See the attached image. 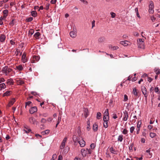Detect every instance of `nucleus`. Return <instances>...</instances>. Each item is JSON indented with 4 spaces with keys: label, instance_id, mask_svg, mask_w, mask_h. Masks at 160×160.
Segmentation results:
<instances>
[{
    "label": "nucleus",
    "instance_id": "f257e3e1",
    "mask_svg": "<svg viewBox=\"0 0 160 160\" xmlns=\"http://www.w3.org/2000/svg\"><path fill=\"white\" fill-rule=\"evenodd\" d=\"M12 71V69L8 66H6L2 68L1 72L3 74H5L6 76H8Z\"/></svg>",
    "mask_w": 160,
    "mask_h": 160
},
{
    "label": "nucleus",
    "instance_id": "f03ea898",
    "mask_svg": "<svg viewBox=\"0 0 160 160\" xmlns=\"http://www.w3.org/2000/svg\"><path fill=\"white\" fill-rule=\"evenodd\" d=\"M73 141L74 142H78L80 144V146L81 147H83L85 145V141L82 139L80 141L78 140L77 139V138L76 137H73Z\"/></svg>",
    "mask_w": 160,
    "mask_h": 160
},
{
    "label": "nucleus",
    "instance_id": "7ed1b4c3",
    "mask_svg": "<svg viewBox=\"0 0 160 160\" xmlns=\"http://www.w3.org/2000/svg\"><path fill=\"white\" fill-rule=\"evenodd\" d=\"M137 41L138 47L140 48L144 49L145 46L144 45V42L143 39L141 38L139 39Z\"/></svg>",
    "mask_w": 160,
    "mask_h": 160
},
{
    "label": "nucleus",
    "instance_id": "20e7f679",
    "mask_svg": "<svg viewBox=\"0 0 160 160\" xmlns=\"http://www.w3.org/2000/svg\"><path fill=\"white\" fill-rule=\"evenodd\" d=\"M149 5V10L148 11L150 13L152 14L154 12V3L152 1H150Z\"/></svg>",
    "mask_w": 160,
    "mask_h": 160
},
{
    "label": "nucleus",
    "instance_id": "39448f33",
    "mask_svg": "<svg viewBox=\"0 0 160 160\" xmlns=\"http://www.w3.org/2000/svg\"><path fill=\"white\" fill-rule=\"evenodd\" d=\"M67 138H65L63 139L61 145L60 146V148L61 149H62L64 148L66 142L67 141Z\"/></svg>",
    "mask_w": 160,
    "mask_h": 160
},
{
    "label": "nucleus",
    "instance_id": "423d86ee",
    "mask_svg": "<svg viewBox=\"0 0 160 160\" xmlns=\"http://www.w3.org/2000/svg\"><path fill=\"white\" fill-rule=\"evenodd\" d=\"M141 90L142 93L144 95V97L146 99L147 98L148 95L147 93V89L145 86H142L141 88Z\"/></svg>",
    "mask_w": 160,
    "mask_h": 160
},
{
    "label": "nucleus",
    "instance_id": "0eeeda50",
    "mask_svg": "<svg viewBox=\"0 0 160 160\" xmlns=\"http://www.w3.org/2000/svg\"><path fill=\"white\" fill-rule=\"evenodd\" d=\"M38 110L37 108L36 107L34 106L31 108L29 109V112L31 114H32L34 112H37Z\"/></svg>",
    "mask_w": 160,
    "mask_h": 160
},
{
    "label": "nucleus",
    "instance_id": "6e6552de",
    "mask_svg": "<svg viewBox=\"0 0 160 160\" xmlns=\"http://www.w3.org/2000/svg\"><path fill=\"white\" fill-rule=\"evenodd\" d=\"M29 122L33 124H37V122L36 121L35 119L33 117L30 118L29 119Z\"/></svg>",
    "mask_w": 160,
    "mask_h": 160
},
{
    "label": "nucleus",
    "instance_id": "1a4fd4ad",
    "mask_svg": "<svg viewBox=\"0 0 160 160\" xmlns=\"http://www.w3.org/2000/svg\"><path fill=\"white\" fill-rule=\"evenodd\" d=\"M70 36L73 38H75L77 36V32L76 30H73L70 32Z\"/></svg>",
    "mask_w": 160,
    "mask_h": 160
},
{
    "label": "nucleus",
    "instance_id": "9d476101",
    "mask_svg": "<svg viewBox=\"0 0 160 160\" xmlns=\"http://www.w3.org/2000/svg\"><path fill=\"white\" fill-rule=\"evenodd\" d=\"M128 112L125 111L123 112V120L124 121H126L128 119Z\"/></svg>",
    "mask_w": 160,
    "mask_h": 160
},
{
    "label": "nucleus",
    "instance_id": "9b49d317",
    "mask_svg": "<svg viewBox=\"0 0 160 160\" xmlns=\"http://www.w3.org/2000/svg\"><path fill=\"white\" fill-rule=\"evenodd\" d=\"M16 82L17 85H22L24 83V82L23 81L19 78L17 79L16 80Z\"/></svg>",
    "mask_w": 160,
    "mask_h": 160
},
{
    "label": "nucleus",
    "instance_id": "f8f14e48",
    "mask_svg": "<svg viewBox=\"0 0 160 160\" xmlns=\"http://www.w3.org/2000/svg\"><path fill=\"white\" fill-rule=\"evenodd\" d=\"M22 61L23 63L26 62L27 61L26 54L24 53L22 56Z\"/></svg>",
    "mask_w": 160,
    "mask_h": 160
},
{
    "label": "nucleus",
    "instance_id": "ddd939ff",
    "mask_svg": "<svg viewBox=\"0 0 160 160\" xmlns=\"http://www.w3.org/2000/svg\"><path fill=\"white\" fill-rule=\"evenodd\" d=\"M6 39V36L4 34H1L0 36V42H4Z\"/></svg>",
    "mask_w": 160,
    "mask_h": 160
},
{
    "label": "nucleus",
    "instance_id": "4468645a",
    "mask_svg": "<svg viewBox=\"0 0 160 160\" xmlns=\"http://www.w3.org/2000/svg\"><path fill=\"white\" fill-rule=\"evenodd\" d=\"M40 59V58L38 56H34L33 58V60L32 61L31 63H35V61H38Z\"/></svg>",
    "mask_w": 160,
    "mask_h": 160
},
{
    "label": "nucleus",
    "instance_id": "2eb2a0df",
    "mask_svg": "<svg viewBox=\"0 0 160 160\" xmlns=\"http://www.w3.org/2000/svg\"><path fill=\"white\" fill-rule=\"evenodd\" d=\"M15 102V98H12L11 100L9 102L8 104V106L10 107L12 105L14 102Z\"/></svg>",
    "mask_w": 160,
    "mask_h": 160
},
{
    "label": "nucleus",
    "instance_id": "dca6fc26",
    "mask_svg": "<svg viewBox=\"0 0 160 160\" xmlns=\"http://www.w3.org/2000/svg\"><path fill=\"white\" fill-rule=\"evenodd\" d=\"M110 152L113 154H117L118 153V152L114 149L112 147H111L110 148Z\"/></svg>",
    "mask_w": 160,
    "mask_h": 160
},
{
    "label": "nucleus",
    "instance_id": "f3484780",
    "mask_svg": "<svg viewBox=\"0 0 160 160\" xmlns=\"http://www.w3.org/2000/svg\"><path fill=\"white\" fill-rule=\"evenodd\" d=\"M98 128V126L96 123L93 124V125L92 129L94 132L97 131Z\"/></svg>",
    "mask_w": 160,
    "mask_h": 160
},
{
    "label": "nucleus",
    "instance_id": "a211bd4d",
    "mask_svg": "<svg viewBox=\"0 0 160 160\" xmlns=\"http://www.w3.org/2000/svg\"><path fill=\"white\" fill-rule=\"evenodd\" d=\"M81 153L82 156L83 157H85L87 153L86 152V150L84 149H82L81 150Z\"/></svg>",
    "mask_w": 160,
    "mask_h": 160
},
{
    "label": "nucleus",
    "instance_id": "6ab92c4d",
    "mask_svg": "<svg viewBox=\"0 0 160 160\" xmlns=\"http://www.w3.org/2000/svg\"><path fill=\"white\" fill-rule=\"evenodd\" d=\"M127 41H122L120 42V43L124 46H126L128 45Z\"/></svg>",
    "mask_w": 160,
    "mask_h": 160
},
{
    "label": "nucleus",
    "instance_id": "aec40b11",
    "mask_svg": "<svg viewBox=\"0 0 160 160\" xmlns=\"http://www.w3.org/2000/svg\"><path fill=\"white\" fill-rule=\"evenodd\" d=\"M109 48L113 50H117L119 48V47L118 46H112V45L109 46Z\"/></svg>",
    "mask_w": 160,
    "mask_h": 160
},
{
    "label": "nucleus",
    "instance_id": "412c9836",
    "mask_svg": "<svg viewBox=\"0 0 160 160\" xmlns=\"http://www.w3.org/2000/svg\"><path fill=\"white\" fill-rule=\"evenodd\" d=\"M7 83L9 84L12 85L13 84V81L12 79L10 78L7 80Z\"/></svg>",
    "mask_w": 160,
    "mask_h": 160
},
{
    "label": "nucleus",
    "instance_id": "4be33fe9",
    "mask_svg": "<svg viewBox=\"0 0 160 160\" xmlns=\"http://www.w3.org/2000/svg\"><path fill=\"white\" fill-rule=\"evenodd\" d=\"M6 86L4 83H2L0 84V91L2 90L3 89L6 88Z\"/></svg>",
    "mask_w": 160,
    "mask_h": 160
},
{
    "label": "nucleus",
    "instance_id": "5701e85b",
    "mask_svg": "<svg viewBox=\"0 0 160 160\" xmlns=\"http://www.w3.org/2000/svg\"><path fill=\"white\" fill-rule=\"evenodd\" d=\"M133 93L135 96H137L138 93V92L137 91L135 88H133Z\"/></svg>",
    "mask_w": 160,
    "mask_h": 160
},
{
    "label": "nucleus",
    "instance_id": "b1692460",
    "mask_svg": "<svg viewBox=\"0 0 160 160\" xmlns=\"http://www.w3.org/2000/svg\"><path fill=\"white\" fill-rule=\"evenodd\" d=\"M105 40V38L104 37H100L98 40L99 42H104Z\"/></svg>",
    "mask_w": 160,
    "mask_h": 160
},
{
    "label": "nucleus",
    "instance_id": "393cba45",
    "mask_svg": "<svg viewBox=\"0 0 160 160\" xmlns=\"http://www.w3.org/2000/svg\"><path fill=\"white\" fill-rule=\"evenodd\" d=\"M16 69L19 71H22L23 69V68L21 65H20L16 67Z\"/></svg>",
    "mask_w": 160,
    "mask_h": 160
},
{
    "label": "nucleus",
    "instance_id": "a878e982",
    "mask_svg": "<svg viewBox=\"0 0 160 160\" xmlns=\"http://www.w3.org/2000/svg\"><path fill=\"white\" fill-rule=\"evenodd\" d=\"M25 128L23 130V131H25L27 133H28L31 131V129L28 127L26 128L25 127Z\"/></svg>",
    "mask_w": 160,
    "mask_h": 160
},
{
    "label": "nucleus",
    "instance_id": "bb28decb",
    "mask_svg": "<svg viewBox=\"0 0 160 160\" xmlns=\"http://www.w3.org/2000/svg\"><path fill=\"white\" fill-rule=\"evenodd\" d=\"M123 136L122 134L119 135L118 138V141L122 142L123 140Z\"/></svg>",
    "mask_w": 160,
    "mask_h": 160
},
{
    "label": "nucleus",
    "instance_id": "cd10ccee",
    "mask_svg": "<svg viewBox=\"0 0 160 160\" xmlns=\"http://www.w3.org/2000/svg\"><path fill=\"white\" fill-rule=\"evenodd\" d=\"M104 116H109V112L108 109H107L104 113Z\"/></svg>",
    "mask_w": 160,
    "mask_h": 160
},
{
    "label": "nucleus",
    "instance_id": "c85d7f7f",
    "mask_svg": "<svg viewBox=\"0 0 160 160\" xmlns=\"http://www.w3.org/2000/svg\"><path fill=\"white\" fill-rule=\"evenodd\" d=\"M11 91H7L3 94V96H9L11 94Z\"/></svg>",
    "mask_w": 160,
    "mask_h": 160
},
{
    "label": "nucleus",
    "instance_id": "c756f323",
    "mask_svg": "<svg viewBox=\"0 0 160 160\" xmlns=\"http://www.w3.org/2000/svg\"><path fill=\"white\" fill-rule=\"evenodd\" d=\"M32 15L33 17H36L37 14V12L35 11H32L31 12Z\"/></svg>",
    "mask_w": 160,
    "mask_h": 160
},
{
    "label": "nucleus",
    "instance_id": "7c9ffc66",
    "mask_svg": "<svg viewBox=\"0 0 160 160\" xmlns=\"http://www.w3.org/2000/svg\"><path fill=\"white\" fill-rule=\"evenodd\" d=\"M101 116V114L100 112H98L97 114V118L98 119H100Z\"/></svg>",
    "mask_w": 160,
    "mask_h": 160
},
{
    "label": "nucleus",
    "instance_id": "2f4dec72",
    "mask_svg": "<svg viewBox=\"0 0 160 160\" xmlns=\"http://www.w3.org/2000/svg\"><path fill=\"white\" fill-rule=\"evenodd\" d=\"M40 35V33L39 32H37L35 33L34 36L35 38H38Z\"/></svg>",
    "mask_w": 160,
    "mask_h": 160
},
{
    "label": "nucleus",
    "instance_id": "473e14b6",
    "mask_svg": "<svg viewBox=\"0 0 160 160\" xmlns=\"http://www.w3.org/2000/svg\"><path fill=\"white\" fill-rule=\"evenodd\" d=\"M109 119V116H104L103 118V120L104 122H107L108 121Z\"/></svg>",
    "mask_w": 160,
    "mask_h": 160
},
{
    "label": "nucleus",
    "instance_id": "72a5a7b5",
    "mask_svg": "<svg viewBox=\"0 0 160 160\" xmlns=\"http://www.w3.org/2000/svg\"><path fill=\"white\" fill-rule=\"evenodd\" d=\"M154 72L157 75L159 74L160 73V69L158 68H155Z\"/></svg>",
    "mask_w": 160,
    "mask_h": 160
},
{
    "label": "nucleus",
    "instance_id": "f704fd0d",
    "mask_svg": "<svg viewBox=\"0 0 160 160\" xmlns=\"http://www.w3.org/2000/svg\"><path fill=\"white\" fill-rule=\"evenodd\" d=\"M39 115L40 116H42V117H46L48 116V114L47 113H43L42 114L40 113L39 114Z\"/></svg>",
    "mask_w": 160,
    "mask_h": 160
},
{
    "label": "nucleus",
    "instance_id": "c9c22d12",
    "mask_svg": "<svg viewBox=\"0 0 160 160\" xmlns=\"http://www.w3.org/2000/svg\"><path fill=\"white\" fill-rule=\"evenodd\" d=\"M86 150V152L87 153V154H90L91 153L92 151L91 149H90L87 148L86 149V150Z\"/></svg>",
    "mask_w": 160,
    "mask_h": 160
},
{
    "label": "nucleus",
    "instance_id": "e433bc0d",
    "mask_svg": "<svg viewBox=\"0 0 160 160\" xmlns=\"http://www.w3.org/2000/svg\"><path fill=\"white\" fill-rule=\"evenodd\" d=\"M8 11L7 10H5L3 11V13L4 15H5V17L7 16L8 15Z\"/></svg>",
    "mask_w": 160,
    "mask_h": 160
},
{
    "label": "nucleus",
    "instance_id": "4c0bfd02",
    "mask_svg": "<svg viewBox=\"0 0 160 160\" xmlns=\"http://www.w3.org/2000/svg\"><path fill=\"white\" fill-rule=\"evenodd\" d=\"M156 134L155 133L151 132L150 133V136L151 138H153L156 136Z\"/></svg>",
    "mask_w": 160,
    "mask_h": 160
},
{
    "label": "nucleus",
    "instance_id": "58836bf2",
    "mask_svg": "<svg viewBox=\"0 0 160 160\" xmlns=\"http://www.w3.org/2000/svg\"><path fill=\"white\" fill-rule=\"evenodd\" d=\"M128 132V131L127 130L126 128H124L123 129V130L122 132V133L125 135H126L127 134Z\"/></svg>",
    "mask_w": 160,
    "mask_h": 160
},
{
    "label": "nucleus",
    "instance_id": "ea45409f",
    "mask_svg": "<svg viewBox=\"0 0 160 160\" xmlns=\"http://www.w3.org/2000/svg\"><path fill=\"white\" fill-rule=\"evenodd\" d=\"M142 122L141 121H139L138 122L137 125V128H140L141 125V124Z\"/></svg>",
    "mask_w": 160,
    "mask_h": 160
},
{
    "label": "nucleus",
    "instance_id": "a19ab883",
    "mask_svg": "<svg viewBox=\"0 0 160 160\" xmlns=\"http://www.w3.org/2000/svg\"><path fill=\"white\" fill-rule=\"evenodd\" d=\"M108 121H107V122H104L103 123V126L105 128H108Z\"/></svg>",
    "mask_w": 160,
    "mask_h": 160
},
{
    "label": "nucleus",
    "instance_id": "79ce46f5",
    "mask_svg": "<svg viewBox=\"0 0 160 160\" xmlns=\"http://www.w3.org/2000/svg\"><path fill=\"white\" fill-rule=\"evenodd\" d=\"M135 129L134 127L133 126L131 127L130 128V132L131 133H133Z\"/></svg>",
    "mask_w": 160,
    "mask_h": 160
},
{
    "label": "nucleus",
    "instance_id": "37998d69",
    "mask_svg": "<svg viewBox=\"0 0 160 160\" xmlns=\"http://www.w3.org/2000/svg\"><path fill=\"white\" fill-rule=\"evenodd\" d=\"M88 110L87 109H85V112H84V116L86 118L88 115Z\"/></svg>",
    "mask_w": 160,
    "mask_h": 160
},
{
    "label": "nucleus",
    "instance_id": "c03bdc74",
    "mask_svg": "<svg viewBox=\"0 0 160 160\" xmlns=\"http://www.w3.org/2000/svg\"><path fill=\"white\" fill-rule=\"evenodd\" d=\"M134 145V144L133 143H132L130 144V146L129 148V149L131 151L132 150V147Z\"/></svg>",
    "mask_w": 160,
    "mask_h": 160
},
{
    "label": "nucleus",
    "instance_id": "a18cd8bd",
    "mask_svg": "<svg viewBox=\"0 0 160 160\" xmlns=\"http://www.w3.org/2000/svg\"><path fill=\"white\" fill-rule=\"evenodd\" d=\"M47 121L46 119L42 118L41 120V122L43 123H45Z\"/></svg>",
    "mask_w": 160,
    "mask_h": 160
},
{
    "label": "nucleus",
    "instance_id": "49530a36",
    "mask_svg": "<svg viewBox=\"0 0 160 160\" xmlns=\"http://www.w3.org/2000/svg\"><path fill=\"white\" fill-rule=\"evenodd\" d=\"M33 19V18L32 17H30L26 19V20L28 22H29L32 21Z\"/></svg>",
    "mask_w": 160,
    "mask_h": 160
},
{
    "label": "nucleus",
    "instance_id": "de8ad7c7",
    "mask_svg": "<svg viewBox=\"0 0 160 160\" xmlns=\"http://www.w3.org/2000/svg\"><path fill=\"white\" fill-rule=\"evenodd\" d=\"M34 32V31L32 29H31L29 30V33L31 35H32Z\"/></svg>",
    "mask_w": 160,
    "mask_h": 160
},
{
    "label": "nucleus",
    "instance_id": "09e8293b",
    "mask_svg": "<svg viewBox=\"0 0 160 160\" xmlns=\"http://www.w3.org/2000/svg\"><path fill=\"white\" fill-rule=\"evenodd\" d=\"M15 53L17 55H18V54H20V56L21 55V53L20 52L19 50H17L15 52Z\"/></svg>",
    "mask_w": 160,
    "mask_h": 160
},
{
    "label": "nucleus",
    "instance_id": "8fccbe9b",
    "mask_svg": "<svg viewBox=\"0 0 160 160\" xmlns=\"http://www.w3.org/2000/svg\"><path fill=\"white\" fill-rule=\"evenodd\" d=\"M31 103H32V102L31 101H28V102H26V104H25V108H26V107L27 106H29V105H30Z\"/></svg>",
    "mask_w": 160,
    "mask_h": 160
},
{
    "label": "nucleus",
    "instance_id": "3c124183",
    "mask_svg": "<svg viewBox=\"0 0 160 160\" xmlns=\"http://www.w3.org/2000/svg\"><path fill=\"white\" fill-rule=\"evenodd\" d=\"M151 19L152 22H154L156 20V18L154 16H152L151 17Z\"/></svg>",
    "mask_w": 160,
    "mask_h": 160
},
{
    "label": "nucleus",
    "instance_id": "603ef678",
    "mask_svg": "<svg viewBox=\"0 0 160 160\" xmlns=\"http://www.w3.org/2000/svg\"><path fill=\"white\" fill-rule=\"evenodd\" d=\"M128 97L125 94L124 95V101H126L128 100Z\"/></svg>",
    "mask_w": 160,
    "mask_h": 160
},
{
    "label": "nucleus",
    "instance_id": "864d4df0",
    "mask_svg": "<svg viewBox=\"0 0 160 160\" xmlns=\"http://www.w3.org/2000/svg\"><path fill=\"white\" fill-rule=\"evenodd\" d=\"M111 17L112 18H114L116 16V14L115 13L113 12H111Z\"/></svg>",
    "mask_w": 160,
    "mask_h": 160
},
{
    "label": "nucleus",
    "instance_id": "5fc2aeb1",
    "mask_svg": "<svg viewBox=\"0 0 160 160\" xmlns=\"http://www.w3.org/2000/svg\"><path fill=\"white\" fill-rule=\"evenodd\" d=\"M90 146L91 149H93L95 147V145L94 143H92L91 144Z\"/></svg>",
    "mask_w": 160,
    "mask_h": 160
},
{
    "label": "nucleus",
    "instance_id": "6e6d98bb",
    "mask_svg": "<svg viewBox=\"0 0 160 160\" xmlns=\"http://www.w3.org/2000/svg\"><path fill=\"white\" fill-rule=\"evenodd\" d=\"M95 21L94 20H93L92 22V28L93 27L95 26Z\"/></svg>",
    "mask_w": 160,
    "mask_h": 160
},
{
    "label": "nucleus",
    "instance_id": "4d7b16f0",
    "mask_svg": "<svg viewBox=\"0 0 160 160\" xmlns=\"http://www.w3.org/2000/svg\"><path fill=\"white\" fill-rule=\"evenodd\" d=\"M112 118L114 119H116L117 118V115L115 113L113 114Z\"/></svg>",
    "mask_w": 160,
    "mask_h": 160
},
{
    "label": "nucleus",
    "instance_id": "13d9d810",
    "mask_svg": "<svg viewBox=\"0 0 160 160\" xmlns=\"http://www.w3.org/2000/svg\"><path fill=\"white\" fill-rule=\"evenodd\" d=\"M52 120V118H48L47 121L49 122H51Z\"/></svg>",
    "mask_w": 160,
    "mask_h": 160
},
{
    "label": "nucleus",
    "instance_id": "bf43d9fd",
    "mask_svg": "<svg viewBox=\"0 0 160 160\" xmlns=\"http://www.w3.org/2000/svg\"><path fill=\"white\" fill-rule=\"evenodd\" d=\"M81 2H83L85 4H87L88 2L87 1H85V0H79Z\"/></svg>",
    "mask_w": 160,
    "mask_h": 160
},
{
    "label": "nucleus",
    "instance_id": "052dcab7",
    "mask_svg": "<svg viewBox=\"0 0 160 160\" xmlns=\"http://www.w3.org/2000/svg\"><path fill=\"white\" fill-rule=\"evenodd\" d=\"M62 157L61 155H59L58 156V160H62Z\"/></svg>",
    "mask_w": 160,
    "mask_h": 160
},
{
    "label": "nucleus",
    "instance_id": "680f3d73",
    "mask_svg": "<svg viewBox=\"0 0 160 160\" xmlns=\"http://www.w3.org/2000/svg\"><path fill=\"white\" fill-rule=\"evenodd\" d=\"M56 1L57 0H51V3L52 4H54L56 3Z\"/></svg>",
    "mask_w": 160,
    "mask_h": 160
},
{
    "label": "nucleus",
    "instance_id": "e2e57ef3",
    "mask_svg": "<svg viewBox=\"0 0 160 160\" xmlns=\"http://www.w3.org/2000/svg\"><path fill=\"white\" fill-rule=\"evenodd\" d=\"M45 134H48L49 132V130H47L44 131Z\"/></svg>",
    "mask_w": 160,
    "mask_h": 160
},
{
    "label": "nucleus",
    "instance_id": "0e129e2a",
    "mask_svg": "<svg viewBox=\"0 0 160 160\" xmlns=\"http://www.w3.org/2000/svg\"><path fill=\"white\" fill-rule=\"evenodd\" d=\"M49 4H47L46 5V10H48L49 9Z\"/></svg>",
    "mask_w": 160,
    "mask_h": 160
},
{
    "label": "nucleus",
    "instance_id": "69168bd1",
    "mask_svg": "<svg viewBox=\"0 0 160 160\" xmlns=\"http://www.w3.org/2000/svg\"><path fill=\"white\" fill-rule=\"evenodd\" d=\"M5 80L3 78H0V83L4 81Z\"/></svg>",
    "mask_w": 160,
    "mask_h": 160
},
{
    "label": "nucleus",
    "instance_id": "338daca9",
    "mask_svg": "<svg viewBox=\"0 0 160 160\" xmlns=\"http://www.w3.org/2000/svg\"><path fill=\"white\" fill-rule=\"evenodd\" d=\"M87 130L88 131H89L90 129V126H89V124L88 123V126L87 127Z\"/></svg>",
    "mask_w": 160,
    "mask_h": 160
},
{
    "label": "nucleus",
    "instance_id": "774afa93",
    "mask_svg": "<svg viewBox=\"0 0 160 160\" xmlns=\"http://www.w3.org/2000/svg\"><path fill=\"white\" fill-rule=\"evenodd\" d=\"M141 142H142L143 143H144L145 142V140L144 138H142L141 140Z\"/></svg>",
    "mask_w": 160,
    "mask_h": 160
}]
</instances>
